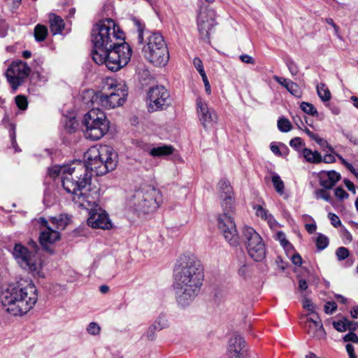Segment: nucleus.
Segmentation results:
<instances>
[{"mask_svg": "<svg viewBox=\"0 0 358 358\" xmlns=\"http://www.w3.org/2000/svg\"><path fill=\"white\" fill-rule=\"evenodd\" d=\"M118 155L113 148L101 145L92 146L84 154V162H73L72 164L55 167L50 171L52 177L62 174V183L66 192L73 195L75 203H83L87 201V191L90 189L92 172L103 176L113 171L117 164Z\"/></svg>", "mask_w": 358, "mask_h": 358, "instance_id": "f257e3e1", "label": "nucleus"}, {"mask_svg": "<svg viewBox=\"0 0 358 358\" xmlns=\"http://www.w3.org/2000/svg\"><path fill=\"white\" fill-rule=\"evenodd\" d=\"M92 41V57L97 64H105L109 70L117 71L129 62L131 49L124 41V32L112 19L106 18L94 26Z\"/></svg>", "mask_w": 358, "mask_h": 358, "instance_id": "f03ea898", "label": "nucleus"}, {"mask_svg": "<svg viewBox=\"0 0 358 358\" xmlns=\"http://www.w3.org/2000/svg\"><path fill=\"white\" fill-rule=\"evenodd\" d=\"M37 289L34 284H10L1 294L4 310L17 316L27 313L37 301Z\"/></svg>", "mask_w": 358, "mask_h": 358, "instance_id": "7ed1b4c3", "label": "nucleus"}, {"mask_svg": "<svg viewBox=\"0 0 358 358\" xmlns=\"http://www.w3.org/2000/svg\"><path fill=\"white\" fill-rule=\"evenodd\" d=\"M221 206L223 213L217 216L218 228L226 241L230 244H236L238 235L234 219L235 213L234 193L229 182L222 179L219 182Z\"/></svg>", "mask_w": 358, "mask_h": 358, "instance_id": "20e7f679", "label": "nucleus"}, {"mask_svg": "<svg viewBox=\"0 0 358 358\" xmlns=\"http://www.w3.org/2000/svg\"><path fill=\"white\" fill-rule=\"evenodd\" d=\"M13 258L19 266L34 274H39L46 254L54 253L52 248H12Z\"/></svg>", "mask_w": 358, "mask_h": 358, "instance_id": "39448f33", "label": "nucleus"}, {"mask_svg": "<svg viewBox=\"0 0 358 358\" xmlns=\"http://www.w3.org/2000/svg\"><path fill=\"white\" fill-rule=\"evenodd\" d=\"M146 43L142 48L145 58L156 66H165L169 59L168 48L163 36L159 32L146 31Z\"/></svg>", "mask_w": 358, "mask_h": 358, "instance_id": "423d86ee", "label": "nucleus"}, {"mask_svg": "<svg viewBox=\"0 0 358 358\" xmlns=\"http://www.w3.org/2000/svg\"><path fill=\"white\" fill-rule=\"evenodd\" d=\"M70 218L64 214L52 217L48 222L44 217H40L38 223L40 224V235L38 241L41 246H46L48 244H54L60 240L59 230H64L69 224Z\"/></svg>", "mask_w": 358, "mask_h": 358, "instance_id": "0eeeda50", "label": "nucleus"}, {"mask_svg": "<svg viewBox=\"0 0 358 358\" xmlns=\"http://www.w3.org/2000/svg\"><path fill=\"white\" fill-rule=\"evenodd\" d=\"M83 125L85 127V137L92 141L100 139L109 129V121L99 108H92L85 115Z\"/></svg>", "mask_w": 358, "mask_h": 358, "instance_id": "6e6552de", "label": "nucleus"}, {"mask_svg": "<svg viewBox=\"0 0 358 358\" xmlns=\"http://www.w3.org/2000/svg\"><path fill=\"white\" fill-rule=\"evenodd\" d=\"M162 194L152 186H148L137 191L134 196V205L136 210L143 213L154 211L159 206Z\"/></svg>", "mask_w": 358, "mask_h": 358, "instance_id": "1a4fd4ad", "label": "nucleus"}, {"mask_svg": "<svg viewBox=\"0 0 358 358\" xmlns=\"http://www.w3.org/2000/svg\"><path fill=\"white\" fill-rule=\"evenodd\" d=\"M216 17V12L213 8L203 2L200 3L196 24L200 37L203 41L210 42V36L214 27L217 24Z\"/></svg>", "mask_w": 358, "mask_h": 358, "instance_id": "9d476101", "label": "nucleus"}, {"mask_svg": "<svg viewBox=\"0 0 358 358\" xmlns=\"http://www.w3.org/2000/svg\"><path fill=\"white\" fill-rule=\"evenodd\" d=\"M31 69L21 60L13 61L7 69L5 76L12 89L15 91L29 76Z\"/></svg>", "mask_w": 358, "mask_h": 358, "instance_id": "9b49d317", "label": "nucleus"}, {"mask_svg": "<svg viewBox=\"0 0 358 358\" xmlns=\"http://www.w3.org/2000/svg\"><path fill=\"white\" fill-rule=\"evenodd\" d=\"M127 96V90L116 86L115 90L109 94L99 92L94 94L91 101L93 103L98 101L101 106L110 109L123 105Z\"/></svg>", "mask_w": 358, "mask_h": 358, "instance_id": "f8f14e48", "label": "nucleus"}, {"mask_svg": "<svg viewBox=\"0 0 358 358\" xmlns=\"http://www.w3.org/2000/svg\"><path fill=\"white\" fill-rule=\"evenodd\" d=\"M147 101L150 112L166 109L171 104L169 92L162 85L150 87L147 93Z\"/></svg>", "mask_w": 358, "mask_h": 358, "instance_id": "ddd939ff", "label": "nucleus"}, {"mask_svg": "<svg viewBox=\"0 0 358 358\" xmlns=\"http://www.w3.org/2000/svg\"><path fill=\"white\" fill-rule=\"evenodd\" d=\"M180 262V273L182 278L204 280L203 267L194 255H184Z\"/></svg>", "mask_w": 358, "mask_h": 358, "instance_id": "4468645a", "label": "nucleus"}, {"mask_svg": "<svg viewBox=\"0 0 358 358\" xmlns=\"http://www.w3.org/2000/svg\"><path fill=\"white\" fill-rule=\"evenodd\" d=\"M203 280L182 278L180 273V306L190 305L199 294Z\"/></svg>", "mask_w": 358, "mask_h": 358, "instance_id": "2eb2a0df", "label": "nucleus"}, {"mask_svg": "<svg viewBox=\"0 0 358 358\" xmlns=\"http://www.w3.org/2000/svg\"><path fill=\"white\" fill-rule=\"evenodd\" d=\"M227 358H249L248 348L244 338L240 335H233L228 341Z\"/></svg>", "mask_w": 358, "mask_h": 358, "instance_id": "dca6fc26", "label": "nucleus"}, {"mask_svg": "<svg viewBox=\"0 0 358 358\" xmlns=\"http://www.w3.org/2000/svg\"><path fill=\"white\" fill-rule=\"evenodd\" d=\"M196 109L199 121L205 129L212 126L216 121L217 116L215 111L210 109L206 102L201 97L196 99Z\"/></svg>", "mask_w": 358, "mask_h": 358, "instance_id": "f3484780", "label": "nucleus"}, {"mask_svg": "<svg viewBox=\"0 0 358 358\" xmlns=\"http://www.w3.org/2000/svg\"><path fill=\"white\" fill-rule=\"evenodd\" d=\"M304 329L306 332L313 338L321 339L324 338L326 332L317 314L313 317H307Z\"/></svg>", "mask_w": 358, "mask_h": 358, "instance_id": "a211bd4d", "label": "nucleus"}, {"mask_svg": "<svg viewBox=\"0 0 358 358\" xmlns=\"http://www.w3.org/2000/svg\"><path fill=\"white\" fill-rule=\"evenodd\" d=\"M87 224L94 229H110L113 224L108 217V215L103 211L98 213L92 211L87 219Z\"/></svg>", "mask_w": 358, "mask_h": 358, "instance_id": "6ab92c4d", "label": "nucleus"}, {"mask_svg": "<svg viewBox=\"0 0 358 358\" xmlns=\"http://www.w3.org/2000/svg\"><path fill=\"white\" fill-rule=\"evenodd\" d=\"M318 179L321 187L325 189H332L341 179V176L334 170L321 171L318 173Z\"/></svg>", "mask_w": 358, "mask_h": 358, "instance_id": "aec40b11", "label": "nucleus"}, {"mask_svg": "<svg viewBox=\"0 0 358 358\" xmlns=\"http://www.w3.org/2000/svg\"><path fill=\"white\" fill-rule=\"evenodd\" d=\"M242 234L248 246L264 245L261 236L252 227L245 226L242 229Z\"/></svg>", "mask_w": 358, "mask_h": 358, "instance_id": "412c9836", "label": "nucleus"}, {"mask_svg": "<svg viewBox=\"0 0 358 358\" xmlns=\"http://www.w3.org/2000/svg\"><path fill=\"white\" fill-rule=\"evenodd\" d=\"M173 148L171 145H164L157 147L145 145L144 151L148 152L153 157H164L171 155L173 152Z\"/></svg>", "mask_w": 358, "mask_h": 358, "instance_id": "4be33fe9", "label": "nucleus"}, {"mask_svg": "<svg viewBox=\"0 0 358 358\" xmlns=\"http://www.w3.org/2000/svg\"><path fill=\"white\" fill-rule=\"evenodd\" d=\"M273 80L286 88V90L294 96L301 97V92L296 83L289 79L285 78L283 77H279L278 76H274Z\"/></svg>", "mask_w": 358, "mask_h": 358, "instance_id": "5701e85b", "label": "nucleus"}, {"mask_svg": "<svg viewBox=\"0 0 358 358\" xmlns=\"http://www.w3.org/2000/svg\"><path fill=\"white\" fill-rule=\"evenodd\" d=\"M50 29L52 35L61 34L64 28L62 18L54 13L49 15Z\"/></svg>", "mask_w": 358, "mask_h": 358, "instance_id": "b1692460", "label": "nucleus"}, {"mask_svg": "<svg viewBox=\"0 0 358 358\" xmlns=\"http://www.w3.org/2000/svg\"><path fill=\"white\" fill-rule=\"evenodd\" d=\"M303 155L306 160L310 163L319 164L322 162V157L318 151H312L309 148L303 150Z\"/></svg>", "mask_w": 358, "mask_h": 358, "instance_id": "393cba45", "label": "nucleus"}, {"mask_svg": "<svg viewBox=\"0 0 358 358\" xmlns=\"http://www.w3.org/2000/svg\"><path fill=\"white\" fill-rule=\"evenodd\" d=\"M245 250L249 256L255 262H261L265 258V248H245Z\"/></svg>", "mask_w": 358, "mask_h": 358, "instance_id": "a878e982", "label": "nucleus"}, {"mask_svg": "<svg viewBox=\"0 0 358 358\" xmlns=\"http://www.w3.org/2000/svg\"><path fill=\"white\" fill-rule=\"evenodd\" d=\"M134 25L136 27L138 31L137 43L142 45L143 43V34L145 30V24L138 18L132 17L131 19Z\"/></svg>", "mask_w": 358, "mask_h": 358, "instance_id": "bb28decb", "label": "nucleus"}, {"mask_svg": "<svg viewBox=\"0 0 358 358\" xmlns=\"http://www.w3.org/2000/svg\"><path fill=\"white\" fill-rule=\"evenodd\" d=\"M48 34V28L45 25L38 24L35 26L34 36L37 42L44 41L46 39Z\"/></svg>", "mask_w": 358, "mask_h": 358, "instance_id": "cd10ccee", "label": "nucleus"}, {"mask_svg": "<svg viewBox=\"0 0 358 358\" xmlns=\"http://www.w3.org/2000/svg\"><path fill=\"white\" fill-rule=\"evenodd\" d=\"M317 93L320 99L324 102L331 99V92L324 84H320L317 86Z\"/></svg>", "mask_w": 358, "mask_h": 358, "instance_id": "c85d7f7f", "label": "nucleus"}, {"mask_svg": "<svg viewBox=\"0 0 358 358\" xmlns=\"http://www.w3.org/2000/svg\"><path fill=\"white\" fill-rule=\"evenodd\" d=\"M271 181L275 191L278 193L282 194L284 193L285 185L280 176L276 173L273 172Z\"/></svg>", "mask_w": 358, "mask_h": 358, "instance_id": "c756f323", "label": "nucleus"}, {"mask_svg": "<svg viewBox=\"0 0 358 358\" xmlns=\"http://www.w3.org/2000/svg\"><path fill=\"white\" fill-rule=\"evenodd\" d=\"M329 189H325L322 187V189H318L315 191V196L317 199H324V201L331 203L332 199L330 196V194L327 192Z\"/></svg>", "mask_w": 358, "mask_h": 358, "instance_id": "7c9ffc66", "label": "nucleus"}, {"mask_svg": "<svg viewBox=\"0 0 358 358\" xmlns=\"http://www.w3.org/2000/svg\"><path fill=\"white\" fill-rule=\"evenodd\" d=\"M301 109L308 115L317 116L318 113L315 107L310 103L303 101L300 105Z\"/></svg>", "mask_w": 358, "mask_h": 358, "instance_id": "2f4dec72", "label": "nucleus"}, {"mask_svg": "<svg viewBox=\"0 0 358 358\" xmlns=\"http://www.w3.org/2000/svg\"><path fill=\"white\" fill-rule=\"evenodd\" d=\"M292 124L289 120L285 117H280L278 120V128L282 132H288L292 129Z\"/></svg>", "mask_w": 358, "mask_h": 358, "instance_id": "473e14b6", "label": "nucleus"}, {"mask_svg": "<svg viewBox=\"0 0 358 358\" xmlns=\"http://www.w3.org/2000/svg\"><path fill=\"white\" fill-rule=\"evenodd\" d=\"M15 103L20 110H25L27 108L28 101L25 96L17 95L15 96Z\"/></svg>", "mask_w": 358, "mask_h": 358, "instance_id": "72a5a7b5", "label": "nucleus"}, {"mask_svg": "<svg viewBox=\"0 0 358 358\" xmlns=\"http://www.w3.org/2000/svg\"><path fill=\"white\" fill-rule=\"evenodd\" d=\"M346 322H348V319L344 317L341 320L333 322V326L338 331L344 332L347 330Z\"/></svg>", "mask_w": 358, "mask_h": 358, "instance_id": "f704fd0d", "label": "nucleus"}, {"mask_svg": "<svg viewBox=\"0 0 358 358\" xmlns=\"http://www.w3.org/2000/svg\"><path fill=\"white\" fill-rule=\"evenodd\" d=\"M316 246H328L329 245V238L327 236L319 234L315 240Z\"/></svg>", "mask_w": 358, "mask_h": 358, "instance_id": "c9c22d12", "label": "nucleus"}, {"mask_svg": "<svg viewBox=\"0 0 358 358\" xmlns=\"http://www.w3.org/2000/svg\"><path fill=\"white\" fill-rule=\"evenodd\" d=\"M337 309V305L334 301H327L324 305V312L328 315L333 314Z\"/></svg>", "mask_w": 358, "mask_h": 358, "instance_id": "e433bc0d", "label": "nucleus"}, {"mask_svg": "<svg viewBox=\"0 0 358 358\" xmlns=\"http://www.w3.org/2000/svg\"><path fill=\"white\" fill-rule=\"evenodd\" d=\"M254 209L255 210L257 216L260 217L263 220H264L269 214L265 208L259 205L255 206Z\"/></svg>", "mask_w": 358, "mask_h": 358, "instance_id": "4c0bfd02", "label": "nucleus"}, {"mask_svg": "<svg viewBox=\"0 0 358 358\" xmlns=\"http://www.w3.org/2000/svg\"><path fill=\"white\" fill-rule=\"evenodd\" d=\"M101 328L96 322H91L87 327V331L92 335H98L100 333Z\"/></svg>", "mask_w": 358, "mask_h": 358, "instance_id": "58836bf2", "label": "nucleus"}, {"mask_svg": "<svg viewBox=\"0 0 358 358\" xmlns=\"http://www.w3.org/2000/svg\"><path fill=\"white\" fill-rule=\"evenodd\" d=\"M336 254L338 260H343L349 256V251L347 248H338Z\"/></svg>", "mask_w": 358, "mask_h": 358, "instance_id": "ea45409f", "label": "nucleus"}, {"mask_svg": "<svg viewBox=\"0 0 358 358\" xmlns=\"http://www.w3.org/2000/svg\"><path fill=\"white\" fill-rule=\"evenodd\" d=\"M341 236L344 244H350L352 241V234L346 229H343L341 231Z\"/></svg>", "mask_w": 358, "mask_h": 358, "instance_id": "a19ab883", "label": "nucleus"}, {"mask_svg": "<svg viewBox=\"0 0 358 358\" xmlns=\"http://www.w3.org/2000/svg\"><path fill=\"white\" fill-rule=\"evenodd\" d=\"M287 66L292 76H296L299 73V68L296 64L292 60L287 62Z\"/></svg>", "mask_w": 358, "mask_h": 358, "instance_id": "79ce46f5", "label": "nucleus"}, {"mask_svg": "<svg viewBox=\"0 0 358 358\" xmlns=\"http://www.w3.org/2000/svg\"><path fill=\"white\" fill-rule=\"evenodd\" d=\"M275 238L280 241L282 246H287L289 244L285 234L282 231H278L275 235Z\"/></svg>", "mask_w": 358, "mask_h": 358, "instance_id": "37998d69", "label": "nucleus"}, {"mask_svg": "<svg viewBox=\"0 0 358 358\" xmlns=\"http://www.w3.org/2000/svg\"><path fill=\"white\" fill-rule=\"evenodd\" d=\"M335 196L339 199H348L349 194L341 187L335 189Z\"/></svg>", "mask_w": 358, "mask_h": 358, "instance_id": "c03bdc74", "label": "nucleus"}, {"mask_svg": "<svg viewBox=\"0 0 358 358\" xmlns=\"http://www.w3.org/2000/svg\"><path fill=\"white\" fill-rule=\"evenodd\" d=\"M303 145V141L300 137H295L289 141V145L296 150H299Z\"/></svg>", "mask_w": 358, "mask_h": 358, "instance_id": "a18cd8bd", "label": "nucleus"}, {"mask_svg": "<svg viewBox=\"0 0 358 358\" xmlns=\"http://www.w3.org/2000/svg\"><path fill=\"white\" fill-rule=\"evenodd\" d=\"M193 64L200 75L206 73L203 66L202 61L199 58L195 57L193 60Z\"/></svg>", "mask_w": 358, "mask_h": 358, "instance_id": "49530a36", "label": "nucleus"}, {"mask_svg": "<svg viewBox=\"0 0 358 358\" xmlns=\"http://www.w3.org/2000/svg\"><path fill=\"white\" fill-rule=\"evenodd\" d=\"M157 331V324H153L148 330L146 336L148 340L152 341L155 338V332Z\"/></svg>", "mask_w": 358, "mask_h": 358, "instance_id": "de8ad7c7", "label": "nucleus"}, {"mask_svg": "<svg viewBox=\"0 0 358 358\" xmlns=\"http://www.w3.org/2000/svg\"><path fill=\"white\" fill-rule=\"evenodd\" d=\"M303 307L315 315L316 313L314 312L315 306L310 299H305L303 301Z\"/></svg>", "mask_w": 358, "mask_h": 358, "instance_id": "09e8293b", "label": "nucleus"}, {"mask_svg": "<svg viewBox=\"0 0 358 358\" xmlns=\"http://www.w3.org/2000/svg\"><path fill=\"white\" fill-rule=\"evenodd\" d=\"M343 341L345 342L352 341L355 343H358V337L356 334L350 331L344 336Z\"/></svg>", "mask_w": 358, "mask_h": 358, "instance_id": "8fccbe9b", "label": "nucleus"}, {"mask_svg": "<svg viewBox=\"0 0 358 358\" xmlns=\"http://www.w3.org/2000/svg\"><path fill=\"white\" fill-rule=\"evenodd\" d=\"M328 217L330 219L331 223L334 227H337L338 226H340L341 224V222L338 216H337L336 214L330 213H329Z\"/></svg>", "mask_w": 358, "mask_h": 358, "instance_id": "3c124183", "label": "nucleus"}, {"mask_svg": "<svg viewBox=\"0 0 358 358\" xmlns=\"http://www.w3.org/2000/svg\"><path fill=\"white\" fill-rule=\"evenodd\" d=\"M154 324H157V325H159L158 331H160L168 326L167 320L163 317H159L158 320L155 321Z\"/></svg>", "mask_w": 358, "mask_h": 358, "instance_id": "603ef678", "label": "nucleus"}, {"mask_svg": "<svg viewBox=\"0 0 358 358\" xmlns=\"http://www.w3.org/2000/svg\"><path fill=\"white\" fill-rule=\"evenodd\" d=\"M239 58L241 60V62L243 63L251 64H255V59L251 56H250L248 55H246V54L241 55H240Z\"/></svg>", "mask_w": 358, "mask_h": 358, "instance_id": "864d4df0", "label": "nucleus"}, {"mask_svg": "<svg viewBox=\"0 0 358 358\" xmlns=\"http://www.w3.org/2000/svg\"><path fill=\"white\" fill-rule=\"evenodd\" d=\"M201 76L202 80L204 83L205 90L208 94H210L211 93V90H210V85L209 81L208 80L207 76L206 73H203V75H201Z\"/></svg>", "mask_w": 358, "mask_h": 358, "instance_id": "5fc2aeb1", "label": "nucleus"}, {"mask_svg": "<svg viewBox=\"0 0 358 358\" xmlns=\"http://www.w3.org/2000/svg\"><path fill=\"white\" fill-rule=\"evenodd\" d=\"M343 182H344L345 187L348 188V189L349 191L352 192L353 194L356 193L355 187L353 182H352L350 180H349L348 179H345L343 180Z\"/></svg>", "mask_w": 358, "mask_h": 358, "instance_id": "6e6d98bb", "label": "nucleus"}, {"mask_svg": "<svg viewBox=\"0 0 358 358\" xmlns=\"http://www.w3.org/2000/svg\"><path fill=\"white\" fill-rule=\"evenodd\" d=\"M266 220L271 227H274L277 225V222L274 217L271 214H268V216L264 219Z\"/></svg>", "mask_w": 358, "mask_h": 358, "instance_id": "4d7b16f0", "label": "nucleus"}, {"mask_svg": "<svg viewBox=\"0 0 358 358\" xmlns=\"http://www.w3.org/2000/svg\"><path fill=\"white\" fill-rule=\"evenodd\" d=\"M345 348L350 358H357L355 354L354 347L352 345L347 344Z\"/></svg>", "mask_w": 358, "mask_h": 358, "instance_id": "13d9d810", "label": "nucleus"}, {"mask_svg": "<svg viewBox=\"0 0 358 358\" xmlns=\"http://www.w3.org/2000/svg\"><path fill=\"white\" fill-rule=\"evenodd\" d=\"M336 161V158L331 154H327L322 157V162L324 163L330 164L334 163Z\"/></svg>", "mask_w": 358, "mask_h": 358, "instance_id": "bf43d9fd", "label": "nucleus"}, {"mask_svg": "<svg viewBox=\"0 0 358 358\" xmlns=\"http://www.w3.org/2000/svg\"><path fill=\"white\" fill-rule=\"evenodd\" d=\"M345 136L354 145H358V138L351 133H346Z\"/></svg>", "mask_w": 358, "mask_h": 358, "instance_id": "052dcab7", "label": "nucleus"}, {"mask_svg": "<svg viewBox=\"0 0 358 358\" xmlns=\"http://www.w3.org/2000/svg\"><path fill=\"white\" fill-rule=\"evenodd\" d=\"M75 124V120H70L69 122L66 123V127L68 129V131L70 133H72L75 131L76 127L74 126Z\"/></svg>", "mask_w": 358, "mask_h": 358, "instance_id": "680f3d73", "label": "nucleus"}, {"mask_svg": "<svg viewBox=\"0 0 358 358\" xmlns=\"http://www.w3.org/2000/svg\"><path fill=\"white\" fill-rule=\"evenodd\" d=\"M10 136V138H11L12 145H13V148L15 149V152L20 151V150L19 149V148L17 145L15 131L12 132Z\"/></svg>", "mask_w": 358, "mask_h": 358, "instance_id": "e2e57ef3", "label": "nucleus"}, {"mask_svg": "<svg viewBox=\"0 0 358 358\" xmlns=\"http://www.w3.org/2000/svg\"><path fill=\"white\" fill-rule=\"evenodd\" d=\"M305 228L309 234H313L316 231L317 226L315 223L306 224Z\"/></svg>", "mask_w": 358, "mask_h": 358, "instance_id": "0e129e2a", "label": "nucleus"}, {"mask_svg": "<svg viewBox=\"0 0 358 358\" xmlns=\"http://www.w3.org/2000/svg\"><path fill=\"white\" fill-rule=\"evenodd\" d=\"M270 149L276 155H278V156H280L281 155V152L280 151V149L278 148V146L275 144H274L273 143H271L270 145Z\"/></svg>", "mask_w": 358, "mask_h": 358, "instance_id": "69168bd1", "label": "nucleus"}, {"mask_svg": "<svg viewBox=\"0 0 358 358\" xmlns=\"http://www.w3.org/2000/svg\"><path fill=\"white\" fill-rule=\"evenodd\" d=\"M308 288V282L304 279H300L299 281V289L301 290H306Z\"/></svg>", "mask_w": 358, "mask_h": 358, "instance_id": "338daca9", "label": "nucleus"}, {"mask_svg": "<svg viewBox=\"0 0 358 358\" xmlns=\"http://www.w3.org/2000/svg\"><path fill=\"white\" fill-rule=\"evenodd\" d=\"M293 120L299 129H303L302 127L304 126V124L299 116L293 117Z\"/></svg>", "mask_w": 358, "mask_h": 358, "instance_id": "774afa93", "label": "nucleus"}]
</instances>
